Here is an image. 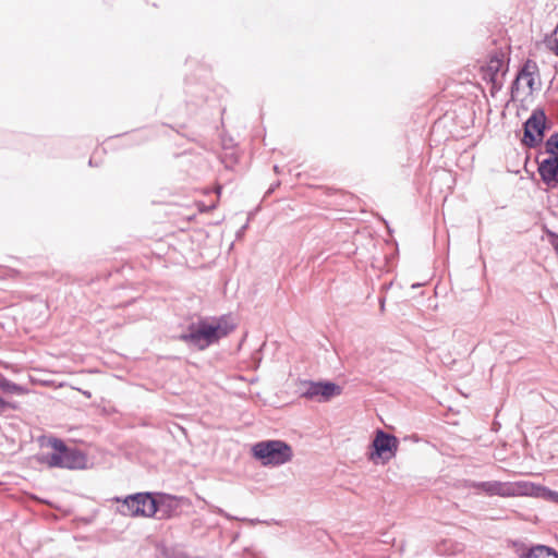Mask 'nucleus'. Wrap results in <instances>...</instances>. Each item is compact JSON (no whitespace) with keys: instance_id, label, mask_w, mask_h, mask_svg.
<instances>
[{"instance_id":"f257e3e1","label":"nucleus","mask_w":558,"mask_h":558,"mask_svg":"<svg viewBox=\"0 0 558 558\" xmlns=\"http://www.w3.org/2000/svg\"><path fill=\"white\" fill-rule=\"evenodd\" d=\"M121 506L118 511L125 517H154L157 512L169 515L168 510L177 508L179 500L173 497L162 496L156 499L149 493H137L130 495L124 499L117 498Z\"/></svg>"},{"instance_id":"f03ea898","label":"nucleus","mask_w":558,"mask_h":558,"mask_svg":"<svg viewBox=\"0 0 558 558\" xmlns=\"http://www.w3.org/2000/svg\"><path fill=\"white\" fill-rule=\"evenodd\" d=\"M475 487L489 496L518 497L529 496L554 500L558 502V493L551 492L546 487L535 485L527 481L519 482H481Z\"/></svg>"},{"instance_id":"7ed1b4c3","label":"nucleus","mask_w":558,"mask_h":558,"mask_svg":"<svg viewBox=\"0 0 558 558\" xmlns=\"http://www.w3.org/2000/svg\"><path fill=\"white\" fill-rule=\"evenodd\" d=\"M233 329L234 325L226 317L208 318L193 324L182 339L198 350H204L228 336Z\"/></svg>"},{"instance_id":"20e7f679","label":"nucleus","mask_w":558,"mask_h":558,"mask_svg":"<svg viewBox=\"0 0 558 558\" xmlns=\"http://www.w3.org/2000/svg\"><path fill=\"white\" fill-rule=\"evenodd\" d=\"M47 448L50 452H41L37 456L39 463L46 464L49 468H64V469H85L87 466V459L81 451L66 447L63 441L51 438L47 440Z\"/></svg>"},{"instance_id":"39448f33","label":"nucleus","mask_w":558,"mask_h":558,"mask_svg":"<svg viewBox=\"0 0 558 558\" xmlns=\"http://www.w3.org/2000/svg\"><path fill=\"white\" fill-rule=\"evenodd\" d=\"M251 456L264 468H278L294 458L291 445L280 439L260 440L251 447Z\"/></svg>"},{"instance_id":"423d86ee","label":"nucleus","mask_w":558,"mask_h":558,"mask_svg":"<svg viewBox=\"0 0 558 558\" xmlns=\"http://www.w3.org/2000/svg\"><path fill=\"white\" fill-rule=\"evenodd\" d=\"M298 392L301 397L317 402H328L342 392V388L330 381L301 380L298 384Z\"/></svg>"},{"instance_id":"0eeeda50","label":"nucleus","mask_w":558,"mask_h":558,"mask_svg":"<svg viewBox=\"0 0 558 558\" xmlns=\"http://www.w3.org/2000/svg\"><path fill=\"white\" fill-rule=\"evenodd\" d=\"M398 439L383 430H377L372 442V451L368 459L374 463H387L398 450Z\"/></svg>"},{"instance_id":"6e6552de","label":"nucleus","mask_w":558,"mask_h":558,"mask_svg":"<svg viewBox=\"0 0 558 558\" xmlns=\"http://www.w3.org/2000/svg\"><path fill=\"white\" fill-rule=\"evenodd\" d=\"M545 129V114L542 111H535L524 124L523 143L527 146H534L543 140Z\"/></svg>"},{"instance_id":"1a4fd4ad","label":"nucleus","mask_w":558,"mask_h":558,"mask_svg":"<svg viewBox=\"0 0 558 558\" xmlns=\"http://www.w3.org/2000/svg\"><path fill=\"white\" fill-rule=\"evenodd\" d=\"M535 83L536 65L532 62H526L513 83V89L531 94L535 89Z\"/></svg>"},{"instance_id":"9d476101","label":"nucleus","mask_w":558,"mask_h":558,"mask_svg":"<svg viewBox=\"0 0 558 558\" xmlns=\"http://www.w3.org/2000/svg\"><path fill=\"white\" fill-rule=\"evenodd\" d=\"M538 170L542 179L549 186L558 184V156H550L542 160Z\"/></svg>"},{"instance_id":"9b49d317","label":"nucleus","mask_w":558,"mask_h":558,"mask_svg":"<svg viewBox=\"0 0 558 558\" xmlns=\"http://www.w3.org/2000/svg\"><path fill=\"white\" fill-rule=\"evenodd\" d=\"M525 558H558V553L550 547L537 545L529 550Z\"/></svg>"},{"instance_id":"f8f14e48","label":"nucleus","mask_w":558,"mask_h":558,"mask_svg":"<svg viewBox=\"0 0 558 558\" xmlns=\"http://www.w3.org/2000/svg\"><path fill=\"white\" fill-rule=\"evenodd\" d=\"M0 389L3 390L4 392H9V393H15V395L25 393V390L23 387L8 380L3 376H0Z\"/></svg>"},{"instance_id":"ddd939ff","label":"nucleus","mask_w":558,"mask_h":558,"mask_svg":"<svg viewBox=\"0 0 558 558\" xmlns=\"http://www.w3.org/2000/svg\"><path fill=\"white\" fill-rule=\"evenodd\" d=\"M546 150L550 156H558V133L547 140Z\"/></svg>"},{"instance_id":"4468645a","label":"nucleus","mask_w":558,"mask_h":558,"mask_svg":"<svg viewBox=\"0 0 558 558\" xmlns=\"http://www.w3.org/2000/svg\"><path fill=\"white\" fill-rule=\"evenodd\" d=\"M501 65V59L499 58H495V59H492L490 62H489V70L492 71H498L499 70V66Z\"/></svg>"},{"instance_id":"2eb2a0df","label":"nucleus","mask_w":558,"mask_h":558,"mask_svg":"<svg viewBox=\"0 0 558 558\" xmlns=\"http://www.w3.org/2000/svg\"><path fill=\"white\" fill-rule=\"evenodd\" d=\"M8 408H11L10 403L0 397V414L4 412Z\"/></svg>"},{"instance_id":"dca6fc26","label":"nucleus","mask_w":558,"mask_h":558,"mask_svg":"<svg viewBox=\"0 0 558 558\" xmlns=\"http://www.w3.org/2000/svg\"><path fill=\"white\" fill-rule=\"evenodd\" d=\"M556 52H557V54H558V43H557V46H556Z\"/></svg>"}]
</instances>
